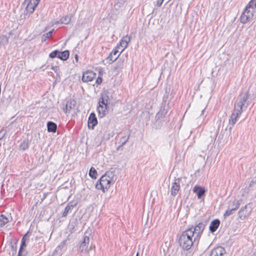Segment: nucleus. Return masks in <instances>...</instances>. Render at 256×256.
<instances>
[{
	"instance_id": "obj_1",
	"label": "nucleus",
	"mask_w": 256,
	"mask_h": 256,
	"mask_svg": "<svg viewBox=\"0 0 256 256\" xmlns=\"http://www.w3.org/2000/svg\"><path fill=\"white\" fill-rule=\"evenodd\" d=\"M192 230L184 232L179 238V244L185 250H190L193 244H198V240H194V235Z\"/></svg>"
},
{
	"instance_id": "obj_28",
	"label": "nucleus",
	"mask_w": 256,
	"mask_h": 256,
	"mask_svg": "<svg viewBox=\"0 0 256 256\" xmlns=\"http://www.w3.org/2000/svg\"><path fill=\"white\" fill-rule=\"evenodd\" d=\"M246 7L255 11L256 8V0H250Z\"/></svg>"
},
{
	"instance_id": "obj_45",
	"label": "nucleus",
	"mask_w": 256,
	"mask_h": 256,
	"mask_svg": "<svg viewBox=\"0 0 256 256\" xmlns=\"http://www.w3.org/2000/svg\"><path fill=\"white\" fill-rule=\"evenodd\" d=\"M12 249L14 251V252H16V246H12Z\"/></svg>"
},
{
	"instance_id": "obj_30",
	"label": "nucleus",
	"mask_w": 256,
	"mask_h": 256,
	"mask_svg": "<svg viewBox=\"0 0 256 256\" xmlns=\"http://www.w3.org/2000/svg\"><path fill=\"white\" fill-rule=\"evenodd\" d=\"M89 176L92 178H96L97 176V172L95 170V168L93 167H92L89 171Z\"/></svg>"
},
{
	"instance_id": "obj_18",
	"label": "nucleus",
	"mask_w": 256,
	"mask_h": 256,
	"mask_svg": "<svg viewBox=\"0 0 256 256\" xmlns=\"http://www.w3.org/2000/svg\"><path fill=\"white\" fill-rule=\"evenodd\" d=\"M180 190V184L179 182H174L172 183L171 189H170V194L172 196H176L178 194V191Z\"/></svg>"
},
{
	"instance_id": "obj_16",
	"label": "nucleus",
	"mask_w": 256,
	"mask_h": 256,
	"mask_svg": "<svg viewBox=\"0 0 256 256\" xmlns=\"http://www.w3.org/2000/svg\"><path fill=\"white\" fill-rule=\"evenodd\" d=\"M225 252L226 250L222 247L218 246L212 250L210 256H222Z\"/></svg>"
},
{
	"instance_id": "obj_17",
	"label": "nucleus",
	"mask_w": 256,
	"mask_h": 256,
	"mask_svg": "<svg viewBox=\"0 0 256 256\" xmlns=\"http://www.w3.org/2000/svg\"><path fill=\"white\" fill-rule=\"evenodd\" d=\"M108 93L107 92H104L102 93L99 99V102L102 104H110V97L108 96Z\"/></svg>"
},
{
	"instance_id": "obj_36",
	"label": "nucleus",
	"mask_w": 256,
	"mask_h": 256,
	"mask_svg": "<svg viewBox=\"0 0 256 256\" xmlns=\"http://www.w3.org/2000/svg\"><path fill=\"white\" fill-rule=\"evenodd\" d=\"M125 3V0H117L115 6L120 8Z\"/></svg>"
},
{
	"instance_id": "obj_29",
	"label": "nucleus",
	"mask_w": 256,
	"mask_h": 256,
	"mask_svg": "<svg viewBox=\"0 0 256 256\" xmlns=\"http://www.w3.org/2000/svg\"><path fill=\"white\" fill-rule=\"evenodd\" d=\"M130 138V134L126 138L125 136L122 137L120 140L119 142L120 144V145L117 148V150H118L120 147L124 145L128 141Z\"/></svg>"
},
{
	"instance_id": "obj_48",
	"label": "nucleus",
	"mask_w": 256,
	"mask_h": 256,
	"mask_svg": "<svg viewBox=\"0 0 256 256\" xmlns=\"http://www.w3.org/2000/svg\"><path fill=\"white\" fill-rule=\"evenodd\" d=\"M204 110H203L202 111V114H204Z\"/></svg>"
},
{
	"instance_id": "obj_51",
	"label": "nucleus",
	"mask_w": 256,
	"mask_h": 256,
	"mask_svg": "<svg viewBox=\"0 0 256 256\" xmlns=\"http://www.w3.org/2000/svg\"><path fill=\"white\" fill-rule=\"evenodd\" d=\"M38 1L40 2V0H38Z\"/></svg>"
},
{
	"instance_id": "obj_5",
	"label": "nucleus",
	"mask_w": 256,
	"mask_h": 256,
	"mask_svg": "<svg viewBox=\"0 0 256 256\" xmlns=\"http://www.w3.org/2000/svg\"><path fill=\"white\" fill-rule=\"evenodd\" d=\"M252 210V208L250 203L246 204L240 208L238 212V218L241 220H244L250 215Z\"/></svg>"
},
{
	"instance_id": "obj_31",
	"label": "nucleus",
	"mask_w": 256,
	"mask_h": 256,
	"mask_svg": "<svg viewBox=\"0 0 256 256\" xmlns=\"http://www.w3.org/2000/svg\"><path fill=\"white\" fill-rule=\"evenodd\" d=\"M61 60H66L69 57V52L68 50H64L61 52Z\"/></svg>"
},
{
	"instance_id": "obj_49",
	"label": "nucleus",
	"mask_w": 256,
	"mask_h": 256,
	"mask_svg": "<svg viewBox=\"0 0 256 256\" xmlns=\"http://www.w3.org/2000/svg\"><path fill=\"white\" fill-rule=\"evenodd\" d=\"M252 256H256V254H254L252 255Z\"/></svg>"
},
{
	"instance_id": "obj_35",
	"label": "nucleus",
	"mask_w": 256,
	"mask_h": 256,
	"mask_svg": "<svg viewBox=\"0 0 256 256\" xmlns=\"http://www.w3.org/2000/svg\"><path fill=\"white\" fill-rule=\"evenodd\" d=\"M20 149L22 150H26L28 148V142L25 141L22 142L20 146Z\"/></svg>"
},
{
	"instance_id": "obj_14",
	"label": "nucleus",
	"mask_w": 256,
	"mask_h": 256,
	"mask_svg": "<svg viewBox=\"0 0 256 256\" xmlns=\"http://www.w3.org/2000/svg\"><path fill=\"white\" fill-rule=\"evenodd\" d=\"M98 120L96 116V114L94 112H92L88 120V127L89 128L93 130L94 126L97 124Z\"/></svg>"
},
{
	"instance_id": "obj_43",
	"label": "nucleus",
	"mask_w": 256,
	"mask_h": 256,
	"mask_svg": "<svg viewBox=\"0 0 256 256\" xmlns=\"http://www.w3.org/2000/svg\"><path fill=\"white\" fill-rule=\"evenodd\" d=\"M18 256H26L24 254V252H18Z\"/></svg>"
},
{
	"instance_id": "obj_10",
	"label": "nucleus",
	"mask_w": 256,
	"mask_h": 256,
	"mask_svg": "<svg viewBox=\"0 0 256 256\" xmlns=\"http://www.w3.org/2000/svg\"><path fill=\"white\" fill-rule=\"evenodd\" d=\"M26 1L28 2L26 6V10L28 12L32 14L40 2L38 0H25V2Z\"/></svg>"
},
{
	"instance_id": "obj_15",
	"label": "nucleus",
	"mask_w": 256,
	"mask_h": 256,
	"mask_svg": "<svg viewBox=\"0 0 256 256\" xmlns=\"http://www.w3.org/2000/svg\"><path fill=\"white\" fill-rule=\"evenodd\" d=\"M77 204V202L74 201H71L68 203L66 206L64 212H62V216H66L69 212H70L73 208Z\"/></svg>"
},
{
	"instance_id": "obj_13",
	"label": "nucleus",
	"mask_w": 256,
	"mask_h": 256,
	"mask_svg": "<svg viewBox=\"0 0 256 256\" xmlns=\"http://www.w3.org/2000/svg\"><path fill=\"white\" fill-rule=\"evenodd\" d=\"M98 116L100 118L104 116L108 112V104H102L98 102V106L97 108Z\"/></svg>"
},
{
	"instance_id": "obj_40",
	"label": "nucleus",
	"mask_w": 256,
	"mask_h": 256,
	"mask_svg": "<svg viewBox=\"0 0 256 256\" xmlns=\"http://www.w3.org/2000/svg\"><path fill=\"white\" fill-rule=\"evenodd\" d=\"M6 132L4 130L0 131V140L4 137Z\"/></svg>"
},
{
	"instance_id": "obj_27",
	"label": "nucleus",
	"mask_w": 256,
	"mask_h": 256,
	"mask_svg": "<svg viewBox=\"0 0 256 256\" xmlns=\"http://www.w3.org/2000/svg\"><path fill=\"white\" fill-rule=\"evenodd\" d=\"M8 219L4 215H0V228H2L8 222Z\"/></svg>"
},
{
	"instance_id": "obj_26",
	"label": "nucleus",
	"mask_w": 256,
	"mask_h": 256,
	"mask_svg": "<svg viewBox=\"0 0 256 256\" xmlns=\"http://www.w3.org/2000/svg\"><path fill=\"white\" fill-rule=\"evenodd\" d=\"M72 16L67 15L64 16H62L60 20V22L61 24H68L71 21Z\"/></svg>"
},
{
	"instance_id": "obj_41",
	"label": "nucleus",
	"mask_w": 256,
	"mask_h": 256,
	"mask_svg": "<svg viewBox=\"0 0 256 256\" xmlns=\"http://www.w3.org/2000/svg\"><path fill=\"white\" fill-rule=\"evenodd\" d=\"M102 82V78L100 77H98L97 78L96 80V83L98 84H100Z\"/></svg>"
},
{
	"instance_id": "obj_34",
	"label": "nucleus",
	"mask_w": 256,
	"mask_h": 256,
	"mask_svg": "<svg viewBox=\"0 0 256 256\" xmlns=\"http://www.w3.org/2000/svg\"><path fill=\"white\" fill-rule=\"evenodd\" d=\"M53 31H54V30H50V32H48L43 34V36H42V42H44V41H46L47 39H48L52 34V32H53Z\"/></svg>"
},
{
	"instance_id": "obj_20",
	"label": "nucleus",
	"mask_w": 256,
	"mask_h": 256,
	"mask_svg": "<svg viewBox=\"0 0 256 256\" xmlns=\"http://www.w3.org/2000/svg\"><path fill=\"white\" fill-rule=\"evenodd\" d=\"M220 224V221L218 219L212 220L210 226L209 228L212 232H214L216 230Z\"/></svg>"
},
{
	"instance_id": "obj_50",
	"label": "nucleus",
	"mask_w": 256,
	"mask_h": 256,
	"mask_svg": "<svg viewBox=\"0 0 256 256\" xmlns=\"http://www.w3.org/2000/svg\"><path fill=\"white\" fill-rule=\"evenodd\" d=\"M136 256H138V253L137 254Z\"/></svg>"
},
{
	"instance_id": "obj_8",
	"label": "nucleus",
	"mask_w": 256,
	"mask_h": 256,
	"mask_svg": "<svg viewBox=\"0 0 256 256\" xmlns=\"http://www.w3.org/2000/svg\"><path fill=\"white\" fill-rule=\"evenodd\" d=\"M120 46H116L115 50H113L107 58L110 64L116 60L120 55Z\"/></svg>"
},
{
	"instance_id": "obj_39",
	"label": "nucleus",
	"mask_w": 256,
	"mask_h": 256,
	"mask_svg": "<svg viewBox=\"0 0 256 256\" xmlns=\"http://www.w3.org/2000/svg\"><path fill=\"white\" fill-rule=\"evenodd\" d=\"M110 134H109V133L108 134H107L106 135L104 134L102 136V140H107L110 139Z\"/></svg>"
},
{
	"instance_id": "obj_23",
	"label": "nucleus",
	"mask_w": 256,
	"mask_h": 256,
	"mask_svg": "<svg viewBox=\"0 0 256 256\" xmlns=\"http://www.w3.org/2000/svg\"><path fill=\"white\" fill-rule=\"evenodd\" d=\"M68 240L66 239L62 242L56 248V250H60L61 252H64L66 250V246L68 244Z\"/></svg>"
},
{
	"instance_id": "obj_9",
	"label": "nucleus",
	"mask_w": 256,
	"mask_h": 256,
	"mask_svg": "<svg viewBox=\"0 0 256 256\" xmlns=\"http://www.w3.org/2000/svg\"><path fill=\"white\" fill-rule=\"evenodd\" d=\"M242 113L240 112L235 111V110H233L232 114L229 119V124L230 126V129H232L236 123L238 118L240 117Z\"/></svg>"
},
{
	"instance_id": "obj_4",
	"label": "nucleus",
	"mask_w": 256,
	"mask_h": 256,
	"mask_svg": "<svg viewBox=\"0 0 256 256\" xmlns=\"http://www.w3.org/2000/svg\"><path fill=\"white\" fill-rule=\"evenodd\" d=\"M90 238L88 236H85L84 237L83 240L80 244L78 248V252L80 254H88L90 250L92 249V246H89Z\"/></svg>"
},
{
	"instance_id": "obj_12",
	"label": "nucleus",
	"mask_w": 256,
	"mask_h": 256,
	"mask_svg": "<svg viewBox=\"0 0 256 256\" xmlns=\"http://www.w3.org/2000/svg\"><path fill=\"white\" fill-rule=\"evenodd\" d=\"M96 74L92 71H86L83 73L82 80L84 82L92 81L96 77Z\"/></svg>"
},
{
	"instance_id": "obj_47",
	"label": "nucleus",
	"mask_w": 256,
	"mask_h": 256,
	"mask_svg": "<svg viewBox=\"0 0 256 256\" xmlns=\"http://www.w3.org/2000/svg\"><path fill=\"white\" fill-rule=\"evenodd\" d=\"M75 58L76 60V61L78 62V56L77 54H76L75 56Z\"/></svg>"
},
{
	"instance_id": "obj_11",
	"label": "nucleus",
	"mask_w": 256,
	"mask_h": 256,
	"mask_svg": "<svg viewBox=\"0 0 256 256\" xmlns=\"http://www.w3.org/2000/svg\"><path fill=\"white\" fill-rule=\"evenodd\" d=\"M130 37L127 35L122 38L120 42V46H120V54H121L124 50L128 47V44L130 42Z\"/></svg>"
},
{
	"instance_id": "obj_6",
	"label": "nucleus",
	"mask_w": 256,
	"mask_h": 256,
	"mask_svg": "<svg viewBox=\"0 0 256 256\" xmlns=\"http://www.w3.org/2000/svg\"><path fill=\"white\" fill-rule=\"evenodd\" d=\"M254 10L246 7L244 11L240 16V22L242 24H246L250 20L254 17Z\"/></svg>"
},
{
	"instance_id": "obj_2",
	"label": "nucleus",
	"mask_w": 256,
	"mask_h": 256,
	"mask_svg": "<svg viewBox=\"0 0 256 256\" xmlns=\"http://www.w3.org/2000/svg\"><path fill=\"white\" fill-rule=\"evenodd\" d=\"M114 173L110 170L108 171L99 180L96 187L98 190H101L104 192L110 186L112 183L114 182Z\"/></svg>"
},
{
	"instance_id": "obj_3",
	"label": "nucleus",
	"mask_w": 256,
	"mask_h": 256,
	"mask_svg": "<svg viewBox=\"0 0 256 256\" xmlns=\"http://www.w3.org/2000/svg\"><path fill=\"white\" fill-rule=\"evenodd\" d=\"M248 96V91L242 92L238 95L234 104V109L235 111L242 113L246 110L249 105Z\"/></svg>"
},
{
	"instance_id": "obj_32",
	"label": "nucleus",
	"mask_w": 256,
	"mask_h": 256,
	"mask_svg": "<svg viewBox=\"0 0 256 256\" xmlns=\"http://www.w3.org/2000/svg\"><path fill=\"white\" fill-rule=\"evenodd\" d=\"M234 208H228V209L226 211V212L224 214V217H228L230 215L233 214L235 211Z\"/></svg>"
},
{
	"instance_id": "obj_19",
	"label": "nucleus",
	"mask_w": 256,
	"mask_h": 256,
	"mask_svg": "<svg viewBox=\"0 0 256 256\" xmlns=\"http://www.w3.org/2000/svg\"><path fill=\"white\" fill-rule=\"evenodd\" d=\"M242 199H235L233 201L230 202L228 208H234L235 210H236L239 208L240 206L242 204Z\"/></svg>"
},
{
	"instance_id": "obj_37",
	"label": "nucleus",
	"mask_w": 256,
	"mask_h": 256,
	"mask_svg": "<svg viewBox=\"0 0 256 256\" xmlns=\"http://www.w3.org/2000/svg\"><path fill=\"white\" fill-rule=\"evenodd\" d=\"M58 50H56L52 52L49 54L50 58H56L57 54H58Z\"/></svg>"
},
{
	"instance_id": "obj_21",
	"label": "nucleus",
	"mask_w": 256,
	"mask_h": 256,
	"mask_svg": "<svg viewBox=\"0 0 256 256\" xmlns=\"http://www.w3.org/2000/svg\"><path fill=\"white\" fill-rule=\"evenodd\" d=\"M194 192L196 193L198 198H200L205 194V190L200 186H196L193 189Z\"/></svg>"
},
{
	"instance_id": "obj_24",
	"label": "nucleus",
	"mask_w": 256,
	"mask_h": 256,
	"mask_svg": "<svg viewBox=\"0 0 256 256\" xmlns=\"http://www.w3.org/2000/svg\"><path fill=\"white\" fill-rule=\"evenodd\" d=\"M47 128L48 132H56L57 129V126L54 122H48L47 123Z\"/></svg>"
},
{
	"instance_id": "obj_22",
	"label": "nucleus",
	"mask_w": 256,
	"mask_h": 256,
	"mask_svg": "<svg viewBox=\"0 0 256 256\" xmlns=\"http://www.w3.org/2000/svg\"><path fill=\"white\" fill-rule=\"evenodd\" d=\"M75 101L70 100L67 102L65 108H64V110L65 113H70L72 109L74 108L75 106Z\"/></svg>"
},
{
	"instance_id": "obj_7",
	"label": "nucleus",
	"mask_w": 256,
	"mask_h": 256,
	"mask_svg": "<svg viewBox=\"0 0 256 256\" xmlns=\"http://www.w3.org/2000/svg\"><path fill=\"white\" fill-rule=\"evenodd\" d=\"M205 225L202 222H200L194 228H191L188 230H192V232L194 235V240H198L199 238L202 234Z\"/></svg>"
},
{
	"instance_id": "obj_46",
	"label": "nucleus",
	"mask_w": 256,
	"mask_h": 256,
	"mask_svg": "<svg viewBox=\"0 0 256 256\" xmlns=\"http://www.w3.org/2000/svg\"><path fill=\"white\" fill-rule=\"evenodd\" d=\"M57 68H58V67H57V66H55V67H54V66H52V70H54V71H56V69H57Z\"/></svg>"
},
{
	"instance_id": "obj_25",
	"label": "nucleus",
	"mask_w": 256,
	"mask_h": 256,
	"mask_svg": "<svg viewBox=\"0 0 256 256\" xmlns=\"http://www.w3.org/2000/svg\"><path fill=\"white\" fill-rule=\"evenodd\" d=\"M27 236L28 234H26L22 238L21 240L20 246L18 252H24V248L26 246V240H27Z\"/></svg>"
},
{
	"instance_id": "obj_44",
	"label": "nucleus",
	"mask_w": 256,
	"mask_h": 256,
	"mask_svg": "<svg viewBox=\"0 0 256 256\" xmlns=\"http://www.w3.org/2000/svg\"><path fill=\"white\" fill-rule=\"evenodd\" d=\"M60 53H61V52L58 50V54H57L56 58H58L61 60Z\"/></svg>"
},
{
	"instance_id": "obj_33",
	"label": "nucleus",
	"mask_w": 256,
	"mask_h": 256,
	"mask_svg": "<svg viewBox=\"0 0 256 256\" xmlns=\"http://www.w3.org/2000/svg\"><path fill=\"white\" fill-rule=\"evenodd\" d=\"M8 38L6 36H0V44L5 45L8 43Z\"/></svg>"
},
{
	"instance_id": "obj_38",
	"label": "nucleus",
	"mask_w": 256,
	"mask_h": 256,
	"mask_svg": "<svg viewBox=\"0 0 256 256\" xmlns=\"http://www.w3.org/2000/svg\"><path fill=\"white\" fill-rule=\"evenodd\" d=\"M166 112L165 111V110L164 109L163 110H160L156 114V116H158V118L161 116L162 117V115L164 114H166Z\"/></svg>"
},
{
	"instance_id": "obj_42",
	"label": "nucleus",
	"mask_w": 256,
	"mask_h": 256,
	"mask_svg": "<svg viewBox=\"0 0 256 256\" xmlns=\"http://www.w3.org/2000/svg\"><path fill=\"white\" fill-rule=\"evenodd\" d=\"M163 1L164 0H157V2H156V6H161L163 2Z\"/></svg>"
}]
</instances>
